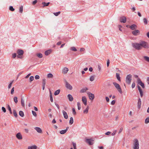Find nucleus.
Returning <instances> with one entry per match:
<instances>
[{
	"label": "nucleus",
	"instance_id": "1",
	"mask_svg": "<svg viewBox=\"0 0 149 149\" xmlns=\"http://www.w3.org/2000/svg\"><path fill=\"white\" fill-rule=\"evenodd\" d=\"M132 46L137 50H140L142 47L148 48L149 46L148 44L144 41H141L139 43H134L132 44Z\"/></svg>",
	"mask_w": 149,
	"mask_h": 149
},
{
	"label": "nucleus",
	"instance_id": "2",
	"mask_svg": "<svg viewBox=\"0 0 149 149\" xmlns=\"http://www.w3.org/2000/svg\"><path fill=\"white\" fill-rule=\"evenodd\" d=\"M133 149H139V144L138 140L137 139H135L133 141Z\"/></svg>",
	"mask_w": 149,
	"mask_h": 149
},
{
	"label": "nucleus",
	"instance_id": "3",
	"mask_svg": "<svg viewBox=\"0 0 149 149\" xmlns=\"http://www.w3.org/2000/svg\"><path fill=\"white\" fill-rule=\"evenodd\" d=\"M113 84L118 91L120 92V93L122 94V91L119 85L116 82H113Z\"/></svg>",
	"mask_w": 149,
	"mask_h": 149
},
{
	"label": "nucleus",
	"instance_id": "4",
	"mask_svg": "<svg viewBox=\"0 0 149 149\" xmlns=\"http://www.w3.org/2000/svg\"><path fill=\"white\" fill-rule=\"evenodd\" d=\"M132 75L129 74L127 75L126 77V82L128 84H130L132 80Z\"/></svg>",
	"mask_w": 149,
	"mask_h": 149
},
{
	"label": "nucleus",
	"instance_id": "5",
	"mask_svg": "<svg viewBox=\"0 0 149 149\" xmlns=\"http://www.w3.org/2000/svg\"><path fill=\"white\" fill-rule=\"evenodd\" d=\"M87 93L88 95L90 100H93L95 96L93 94H92L88 91L87 92Z\"/></svg>",
	"mask_w": 149,
	"mask_h": 149
},
{
	"label": "nucleus",
	"instance_id": "6",
	"mask_svg": "<svg viewBox=\"0 0 149 149\" xmlns=\"http://www.w3.org/2000/svg\"><path fill=\"white\" fill-rule=\"evenodd\" d=\"M137 81L138 84H139L143 88H145L144 84L142 82L140 79L139 78H138L137 79Z\"/></svg>",
	"mask_w": 149,
	"mask_h": 149
},
{
	"label": "nucleus",
	"instance_id": "7",
	"mask_svg": "<svg viewBox=\"0 0 149 149\" xmlns=\"http://www.w3.org/2000/svg\"><path fill=\"white\" fill-rule=\"evenodd\" d=\"M120 21L122 23H125L126 22V18L125 16L121 17L120 18Z\"/></svg>",
	"mask_w": 149,
	"mask_h": 149
},
{
	"label": "nucleus",
	"instance_id": "8",
	"mask_svg": "<svg viewBox=\"0 0 149 149\" xmlns=\"http://www.w3.org/2000/svg\"><path fill=\"white\" fill-rule=\"evenodd\" d=\"M65 86L68 89L70 90H71L72 89V86L67 81H66L65 82Z\"/></svg>",
	"mask_w": 149,
	"mask_h": 149
},
{
	"label": "nucleus",
	"instance_id": "9",
	"mask_svg": "<svg viewBox=\"0 0 149 149\" xmlns=\"http://www.w3.org/2000/svg\"><path fill=\"white\" fill-rule=\"evenodd\" d=\"M94 140L91 139H87L86 140V142L90 145H92L93 144Z\"/></svg>",
	"mask_w": 149,
	"mask_h": 149
},
{
	"label": "nucleus",
	"instance_id": "10",
	"mask_svg": "<svg viewBox=\"0 0 149 149\" xmlns=\"http://www.w3.org/2000/svg\"><path fill=\"white\" fill-rule=\"evenodd\" d=\"M16 138L19 140H21L22 139V136L20 133L19 132L16 134Z\"/></svg>",
	"mask_w": 149,
	"mask_h": 149
},
{
	"label": "nucleus",
	"instance_id": "11",
	"mask_svg": "<svg viewBox=\"0 0 149 149\" xmlns=\"http://www.w3.org/2000/svg\"><path fill=\"white\" fill-rule=\"evenodd\" d=\"M82 100L84 104L86 105H87V99L86 97L85 96L82 97Z\"/></svg>",
	"mask_w": 149,
	"mask_h": 149
},
{
	"label": "nucleus",
	"instance_id": "12",
	"mask_svg": "<svg viewBox=\"0 0 149 149\" xmlns=\"http://www.w3.org/2000/svg\"><path fill=\"white\" fill-rule=\"evenodd\" d=\"M34 129L38 133H42V130L39 127H36L34 128Z\"/></svg>",
	"mask_w": 149,
	"mask_h": 149
},
{
	"label": "nucleus",
	"instance_id": "13",
	"mask_svg": "<svg viewBox=\"0 0 149 149\" xmlns=\"http://www.w3.org/2000/svg\"><path fill=\"white\" fill-rule=\"evenodd\" d=\"M17 53L18 54L23 55L24 54V52L23 50L19 49L17 51Z\"/></svg>",
	"mask_w": 149,
	"mask_h": 149
},
{
	"label": "nucleus",
	"instance_id": "14",
	"mask_svg": "<svg viewBox=\"0 0 149 149\" xmlns=\"http://www.w3.org/2000/svg\"><path fill=\"white\" fill-rule=\"evenodd\" d=\"M141 100L140 98H139L138 100L137 106L138 109H140L141 107Z\"/></svg>",
	"mask_w": 149,
	"mask_h": 149
},
{
	"label": "nucleus",
	"instance_id": "15",
	"mask_svg": "<svg viewBox=\"0 0 149 149\" xmlns=\"http://www.w3.org/2000/svg\"><path fill=\"white\" fill-rule=\"evenodd\" d=\"M62 112L64 118L65 119H67L68 118V116L67 112L64 110Z\"/></svg>",
	"mask_w": 149,
	"mask_h": 149
},
{
	"label": "nucleus",
	"instance_id": "16",
	"mask_svg": "<svg viewBox=\"0 0 149 149\" xmlns=\"http://www.w3.org/2000/svg\"><path fill=\"white\" fill-rule=\"evenodd\" d=\"M139 31L138 30H135L132 31V34L134 36H137L139 33Z\"/></svg>",
	"mask_w": 149,
	"mask_h": 149
},
{
	"label": "nucleus",
	"instance_id": "17",
	"mask_svg": "<svg viewBox=\"0 0 149 149\" xmlns=\"http://www.w3.org/2000/svg\"><path fill=\"white\" fill-rule=\"evenodd\" d=\"M137 26L135 24H133L130 26V28L132 30H134L137 28Z\"/></svg>",
	"mask_w": 149,
	"mask_h": 149
},
{
	"label": "nucleus",
	"instance_id": "18",
	"mask_svg": "<svg viewBox=\"0 0 149 149\" xmlns=\"http://www.w3.org/2000/svg\"><path fill=\"white\" fill-rule=\"evenodd\" d=\"M68 69L66 67L64 68L62 70V73L63 74H65L68 71Z\"/></svg>",
	"mask_w": 149,
	"mask_h": 149
},
{
	"label": "nucleus",
	"instance_id": "19",
	"mask_svg": "<svg viewBox=\"0 0 149 149\" xmlns=\"http://www.w3.org/2000/svg\"><path fill=\"white\" fill-rule=\"evenodd\" d=\"M88 90V89L87 87H85L83 88L80 91V93H85L87 90Z\"/></svg>",
	"mask_w": 149,
	"mask_h": 149
},
{
	"label": "nucleus",
	"instance_id": "20",
	"mask_svg": "<svg viewBox=\"0 0 149 149\" xmlns=\"http://www.w3.org/2000/svg\"><path fill=\"white\" fill-rule=\"evenodd\" d=\"M52 52L51 49H49L45 51V55L47 56L50 54Z\"/></svg>",
	"mask_w": 149,
	"mask_h": 149
},
{
	"label": "nucleus",
	"instance_id": "21",
	"mask_svg": "<svg viewBox=\"0 0 149 149\" xmlns=\"http://www.w3.org/2000/svg\"><path fill=\"white\" fill-rule=\"evenodd\" d=\"M69 100L70 101H72L73 100V98L72 96L70 94H68V95Z\"/></svg>",
	"mask_w": 149,
	"mask_h": 149
},
{
	"label": "nucleus",
	"instance_id": "22",
	"mask_svg": "<svg viewBox=\"0 0 149 149\" xmlns=\"http://www.w3.org/2000/svg\"><path fill=\"white\" fill-rule=\"evenodd\" d=\"M37 146L36 145L32 146H29L28 147V149H37Z\"/></svg>",
	"mask_w": 149,
	"mask_h": 149
},
{
	"label": "nucleus",
	"instance_id": "23",
	"mask_svg": "<svg viewBox=\"0 0 149 149\" xmlns=\"http://www.w3.org/2000/svg\"><path fill=\"white\" fill-rule=\"evenodd\" d=\"M116 77L118 80L119 81H121L120 77V74L118 73H116Z\"/></svg>",
	"mask_w": 149,
	"mask_h": 149
},
{
	"label": "nucleus",
	"instance_id": "24",
	"mask_svg": "<svg viewBox=\"0 0 149 149\" xmlns=\"http://www.w3.org/2000/svg\"><path fill=\"white\" fill-rule=\"evenodd\" d=\"M89 109V107L88 106L85 109V110H84L83 113H84L87 114L88 113V110Z\"/></svg>",
	"mask_w": 149,
	"mask_h": 149
},
{
	"label": "nucleus",
	"instance_id": "25",
	"mask_svg": "<svg viewBox=\"0 0 149 149\" xmlns=\"http://www.w3.org/2000/svg\"><path fill=\"white\" fill-rule=\"evenodd\" d=\"M50 3V2H48L47 3H46L45 2H43L42 3V4L43 5V7H44L45 6H48Z\"/></svg>",
	"mask_w": 149,
	"mask_h": 149
},
{
	"label": "nucleus",
	"instance_id": "26",
	"mask_svg": "<svg viewBox=\"0 0 149 149\" xmlns=\"http://www.w3.org/2000/svg\"><path fill=\"white\" fill-rule=\"evenodd\" d=\"M21 104H22V106L23 107H24V106H25L24 101L23 99L22 98H21Z\"/></svg>",
	"mask_w": 149,
	"mask_h": 149
},
{
	"label": "nucleus",
	"instance_id": "27",
	"mask_svg": "<svg viewBox=\"0 0 149 149\" xmlns=\"http://www.w3.org/2000/svg\"><path fill=\"white\" fill-rule=\"evenodd\" d=\"M60 91V89H58L55 91L54 92V94L55 95H58Z\"/></svg>",
	"mask_w": 149,
	"mask_h": 149
},
{
	"label": "nucleus",
	"instance_id": "28",
	"mask_svg": "<svg viewBox=\"0 0 149 149\" xmlns=\"http://www.w3.org/2000/svg\"><path fill=\"white\" fill-rule=\"evenodd\" d=\"M19 114L22 117L24 116V113L22 111H20L19 112Z\"/></svg>",
	"mask_w": 149,
	"mask_h": 149
},
{
	"label": "nucleus",
	"instance_id": "29",
	"mask_svg": "<svg viewBox=\"0 0 149 149\" xmlns=\"http://www.w3.org/2000/svg\"><path fill=\"white\" fill-rule=\"evenodd\" d=\"M73 119L72 117H71L70 118V119L69 121V124L70 125L72 124L73 123Z\"/></svg>",
	"mask_w": 149,
	"mask_h": 149
},
{
	"label": "nucleus",
	"instance_id": "30",
	"mask_svg": "<svg viewBox=\"0 0 149 149\" xmlns=\"http://www.w3.org/2000/svg\"><path fill=\"white\" fill-rule=\"evenodd\" d=\"M13 114L15 117H17V113L16 111L15 110H13Z\"/></svg>",
	"mask_w": 149,
	"mask_h": 149
},
{
	"label": "nucleus",
	"instance_id": "31",
	"mask_svg": "<svg viewBox=\"0 0 149 149\" xmlns=\"http://www.w3.org/2000/svg\"><path fill=\"white\" fill-rule=\"evenodd\" d=\"M95 77V76L94 75L91 76L90 78V80L91 81H93L94 80Z\"/></svg>",
	"mask_w": 149,
	"mask_h": 149
},
{
	"label": "nucleus",
	"instance_id": "32",
	"mask_svg": "<svg viewBox=\"0 0 149 149\" xmlns=\"http://www.w3.org/2000/svg\"><path fill=\"white\" fill-rule=\"evenodd\" d=\"M66 132H67L66 130H61V131H60V133L61 134H64Z\"/></svg>",
	"mask_w": 149,
	"mask_h": 149
},
{
	"label": "nucleus",
	"instance_id": "33",
	"mask_svg": "<svg viewBox=\"0 0 149 149\" xmlns=\"http://www.w3.org/2000/svg\"><path fill=\"white\" fill-rule=\"evenodd\" d=\"M53 77V75L52 73H49L47 75V77L48 78H52Z\"/></svg>",
	"mask_w": 149,
	"mask_h": 149
},
{
	"label": "nucleus",
	"instance_id": "34",
	"mask_svg": "<svg viewBox=\"0 0 149 149\" xmlns=\"http://www.w3.org/2000/svg\"><path fill=\"white\" fill-rule=\"evenodd\" d=\"M144 58L145 60L148 62H149V57L145 56H144Z\"/></svg>",
	"mask_w": 149,
	"mask_h": 149
},
{
	"label": "nucleus",
	"instance_id": "35",
	"mask_svg": "<svg viewBox=\"0 0 149 149\" xmlns=\"http://www.w3.org/2000/svg\"><path fill=\"white\" fill-rule=\"evenodd\" d=\"M37 56L39 58H42V55L41 53H38L36 54Z\"/></svg>",
	"mask_w": 149,
	"mask_h": 149
},
{
	"label": "nucleus",
	"instance_id": "36",
	"mask_svg": "<svg viewBox=\"0 0 149 149\" xmlns=\"http://www.w3.org/2000/svg\"><path fill=\"white\" fill-rule=\"evenodd\" d=\"M13 81H11L10 82V84H9L8 85V89L10 88L11 87Z\"/></svg>",
	"mask_w": 149,
	"mask_h": 149
},
{
	"label": "nucleus",
	"instance_id": "37",
	"mask_svg": "<svg viewBox=\"0 0 149 149\" xmlns=\"http://www.w3.org/2000/svg\"><path fill=\"white\" fill-rule=\"evenodd\" d=\"M70 50L74 51H77V49H76L75 47H72L70 48Z\"/></svg>",
	"mask_w": 149,
	"mask_h": 149
},
{
	"label": "nucleus",
	"instance_id": "38",
	"mask_svg": "<svg viewBox=\"0 0 149 149\" xmlns=\"http://www.w3.org/2000/svg\"><path fill=\"white\" fill-rule=\"evenodd\" d=\"M14 100L15 103H17L18 102L17 98L16 97H14Z\"/></svg>",
	"mask_w": 149,
	"mask_h": 149
},
{
	"label": "nucleus",
	"instance_id": "39",
	"mask_svg": "<svg viewBox=\"0 0 149 149\" xmlns=\"http://www.w3.org/2000/svg\"><path fill=\"white\" fill-rule=\"evenodd\" d=\"M77 107L78 110H80L81 108V104L79 102H77Z\"/></svg>",
	"mask_w": 149,
	"mask_h": 149
},
{
	"label": "nucleus",
	"instance_id": "40",
	"mask_svg": "<svg viewBox=\"0 0 149 149\" xmlns=\"http://www.w3.org/2000/svg\"><path fill=\"white\" fill-rule=\"evenodd\" d=\"M145 123L146 124H148L149 123V117L145 119Z\"/></svg>",
	"mask_w": 149,
	"mask_h": 149
},
{
	"label": "nucleus",
	"instance_id": "41",
	"mask_svg": "<svg viewBox=\"0 0 149 149\" xmlns=\"http://www.w3.org/2000/svg\"><path fill=\"white\" fill-rule=\"evenodd\" d=\"M23 10V7L22 6H21V7H20L19 8V11L20 13H22Z\"/></svg>",
	"mask_w": 149,
	"mask_h": 149
},
{
	"label": "nucleus",
	"instance_id": "42",
	"mask_svg": "<svg viewBox=\"0 0 149 149\" xmlns=\"http://www.w3.org/2000/svg\"><path fill=\"white\" fill-rule=\"evenodd\" d=\"M143 22L145 24H147L148 23V22L147 19L146 18H144L143 19Z\"/></svg>",
	"mask_w": 149,
	"mask_h": 149
},
{
	"label": "nucleus",
	"instance_id": "43",
	"mask_svg": "<svg viewBox=\"0 0 149 149\" xmlns=\"http://www.w3.org/2000/svg\"><path fill=\"white\" fill-rule=\"evenodd\" d=\"M98 68L99 71L100 72L101 71V65L100 64H98Z\"/></svg>",
	"mask_w": 149,
	"mask_h": 149
},
{
	"label": "nucleus",
	"instance_id": "44",
	"mask_svg": "<svg viewBox=\"0 0 149 149\" xmlns=\"http://www.w3.org/2000/svg\"><path fill=\"white\" fill-rule=\"evenodd\" d=\"M8 110H9V111H10V113L11 114H12V111L11 110V109L10 107V106L9 105H8Z\"/></svg>",
	"mask_w": 149,
	"mask_h": 149
},
{
	"label": "nucleus",
	"instance_id": "45",
	"mask_svg": "<svg viewBox=\"0 0 149 149\" xmlns=\"http://www.w3.org/2000/svg\"><path fill=\"white\" fill-rule=\"evenodd\" d=\"M74 149H77L76 148V143L74 142H72Z\"/></svg>",
	"mask_w": 149,
	"mask_h": 149
},
{
	"label": "nucleus",
	"instance_id": "46",
	"mask_svg": "<svg viewBox=\"0 0 149 149\" xmlns=\"http://www.w3.org/2000/svg\"><path fill=\"white\" fill-rule=\"evenodd\" d=\"M34 77L33 76H31L29 78V80H30V82H31L32 81H33L34 79Z\"/></svg>",
	"mask_w": 149,
	"mask_h": 149
},
{
	"label": "nucleus",
	"instance_id": "47",
	"mask_svg": "<svg viewBox=\"0 0 149 149\" xmlns=\"http://www.w3.org/2000/svg\"><path fill=\"white\" fill-rule=\"evenodd\" d=\"M42 85H45L46 84V80L45 79H42Z\"/></svg>",
	"mask_w": 149,
	"mask_h": 149
},
{
	"label": "nucleus",
	"instance_id": "48",
	"mask_svg": "<svg viewBox=\"0 0 149 149\" xmlns=\"http://www.w3.org/2000/svg\"><path fill=\"white\" fill-rule=\"evenodd\" d=\"M9 10L12 11H13L15 10V9L13 8L12 6H10L9 7Z\"/></svg>",
	"mask_w": 149,
	"mask_h": 149
},
{
	"label": "nucleus",
	"instance_id": "49",
	"mask_svg": "<svg viewBox=\"0 0 149 149\" xmlns=\"http://www.w3.org/2000/svg\"><path fill=\"white\" fill-rule=\"evenodd\" d=\"M61 12H60V11H59L58 12H56V13H54V15L56 16H58L59 14Z\"/></svg>",
	"mask_w": 149,
	"mask_h": 149
},
{
	"label": "nucleus",
	"instance_id": "50",
	"mask_svg": "<svg viewBox=\"0 0 149 149\" xmlns=\"http://www.w3.org/2000/svg\"><path fill=\"white\" fill-rule=\"evenodd\" d=\"M32 113L33 114V115L34 116H35V117H36L37 116V114H36V112H35V111H32Z\"/></svg>",
	"mask_w": 149,
	"mask_h": 149
},
{
	"label": "nucleus",
	"instance_id": "51",
	"mask_svg": "<svg viewBox=\"0 0 149 149\" xmlns=\"http://www.w3.org/2000/svg\"><path fill=\"white\" fill-rule=\"evenodd\" d=\"M14 91V87H13L12 88V89L11 90L10 93L11 94H12V95L13 94Z\"/></svg>",
	"mask_w": 149,
	"mask_h": 149
},
{
	"label": "nucleus",
	"instance_id": "52",
	"mask_svg": "<svg viewBox=\"0 0 149 149\" xmlns=\"http://www.w3.org/2000/svg\"><path fill=\"white\" fill-rule=\"evenodd\" d=\"M72 111L73 114L74 115H75L76 114V112L75 111L74 108H73L72 109Z\"/></svg>",
	"mask_w": 149,
	"mask_h": 149
},
{
	"label": "nucleus",
	"instance_id": "53",
	"mask_svg": "<svg viewBox=\"0 0 149 149\" xmlns=\"http://www.w3.org/2000/svg\"><path fill=\"white\" fill-rule=\"evenodd\" d=\"M2 110L4 113H5L6 111V110L5 108L4 107H2Z\"/></svg>",
	"mask_w": 149,
	"mask_h": 149
},
{
	"label": "nucleus",
	"instance_id": "54",
	"mask_svg": "<svg viewBox=\"0 0 149 149\" xmlns=\"http://www.w3.org/2000/svg\"><path fill=\"white\" fill-rule=\"evenodd\" d=\"M116 132L117 131L116 130L113 131V133L111 134V135L113 136H114Z\"/></svg>",
	"mask_w": 149,
	"mask_h": 149
},
{
	"label": "nucleus",
	"instance_id": "55",
	"mask_svg": "<svg viewBox=\"0 0 149 149\" xmlns=\"http://www.w3.org/2000/svg\"><path fill=\"white\" fill-rule=\"evenodd\" d=\"M35 79H39L40 77L38 75H36L35 76Z\"/></svg>",
	"mask_w": 149,
	"mask_h": 149
},
{
	"label": "nucleus",
	"instance_id": "56",
	"mask_svg": "<svg viewBox=\"0 0 149 149\" xmlns=\"http://www.w3.org/2000/svg\"><path fill=\"white\" fill-rule=\"evenodd\" d=\"M17 56L16 54L14 53L12 54V57L13 58H15Z\"/></svg>",
	"mask_w": 149,
	"mask_h": 149
},
{
	"label": "nucleus",
	"instance_id": "57",
	"mask_svg": "<svg viewBox=\"0 0 149 149\" xmlns=\"http://www.w3.org/2000/svg\"><path fill=\"white\" fill-rule=\"evenodd\" d=\"M115 102H116V101L115 100H113L111 101V104L112 105H113L115 104Z\"/></svg>",
	"mask_w": 149,
	"mask_h": 149
},
{
	"label": "nucleus",
	"instance_id": "58",
	"mask_svg": "<svg viewBox=\"0 0 149 149\" xmlns=\"http://www.w3.org/2000/svg\"><path fill=\"white\" fill-rule=\"evenodd\" d=\"M135 86V82H133L132 84V88H134Z\"/></svg>",
	"mask_w": 149,
	"mask_h": 149
},
{
	"label": "nucleus",
	"instance_id": "59",
	"mask_svg": "<svg viewBox=\"0 0 149 149\" xmlns=\"http://www.w3.org/2000/svg\"><path fill=\"white\" fill-rule=\"evenodd\" d=\"M22 56L23 55L18 54L17 56V57L19 58H22Z\"/></svg>",
	"mask_w": 149,
	"mask_h": 149
},
{
	"label": "nucleus",
	"instance_id": "60",
	"mask_svg": "<svg viewBox=\"0 0 149 149\" xmlns=\"http://www.w3.org/2000/svg\"><path fill=\"white\" fill-rule=\"evenodd\" d=\"M110 63V61L109 59H108L107 62V67H108L109 65V64Z\"/></svg>",
	"mask_w": 149,
	"mask_h": 149
},
{
	"label": "nucleus",
	"instance_id": "61",
	"mask_svg": "<svg viewBox=\"0 0 149 149\" xmlns=\"http://www.w3.org/2000/svg\"><path fill=\"white\" fill-rule=\"evenodd\" d=\"M37 0H35L33 2L32 4L33 5H34L35 4L37 3Z\"/></svg>",
	"mask_w": 149,
	"mask_h": 149
},
{
	"label": "nucleus",
	"instance_id": "62",
	"mask_svg": "<svg viewBox=\"0 0 149 149\" xmlns=\"http://www.w3.org/2000/svg\"><path fill=\"white\" fill-rule=\"evenodd\" d=\"M105 98H106V101L107 102H109V98L108 97H105Z\"/></svg>",
	"mask_w": 149,
	"mask_h": 149
},
{
	"label": "nucleus",
	"instance_id": "63",
	"mask_svg": "<svg viewBox=\"0 0 149 149\" xmlns=\"http://www.w3.org/2000/svg\"><path fill=\"white\" fill-rule=\"evenodd\" d=\"M50 100L52 102H53V99L52 95L50 96Z\"/></svg>",
	"mask_w": 149,
	"mask_h": 149
},
{
	"label": "nucleus",
	"instance_id": "64",
	"mask_svg": "<svg viewBox=\"0 0 149 149\" xmlns=\"http://www.w3.org/2000/svg\"><path fill=\"white\" fill-rule=\"evenodd\" d=\"M147 82L148 84H149V77H148L147 78Z\"/></svg>",
	"mask_w": 149,
	"mask_h": 149
}]
</instances>
